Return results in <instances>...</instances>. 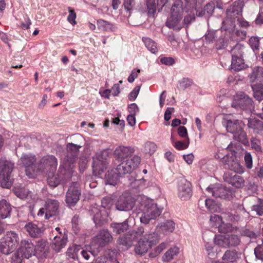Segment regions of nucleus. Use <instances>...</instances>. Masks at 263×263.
Here are the masks:
<instances>
[{
	"label": "nucleus",
	"instance_id": "37998d69",
	"mask_svg": "<svg viewBox=\"0 0 263 263\" xmlns=\"http://www.w3.org/2000/svg\"><path fill=\"white\" fill-rule=\"evenodd\" d=\"M239 258L237 252L234 251L227 250L222 257L223 260L233 262L236 261Z\"/></svg>",
	"mask_w": 263,
	"mask_h": 263
},
{
	"label": "nucleus",
	"instance_id": "72a5a7b5",
	"mask_svg": "<svg viewBox=\"0 0 263 263\" xmlns=\"http://www.w3.org/2000/svg\"><path fill=\"white\" fill-rule=\"evenodd\" d=\"M243 6V0L236 1L227 9V12L228 14H233L234 15L241 14Z\"/></svg>",
	"mask_w": 263,
	"mask_h": 263
},
{
	"label": "nucleus",
	"instance_id": "1a4fd4ad",
	"mask_svg": "<svg viewBox=\"0 0 263 263\" xmlns=\"http://www.w3.org/2000/svg\"><path fill=\"white\" fill-rule=\"evenodd\" d=\"M18 164L25 167L26 174L29 178H32L35 177L37 172L35 155L30 153L23 154L19 159Z\"/></svg>",
	"mask_w": 263,
	"mask_h": 263
},
{
	"label": "nucleus",
	"instance_id": "774afa93",
	"mask_svg": "<svg viewBox=\"0 0 263 263\" xmlns=\"http://www.w3.org/2000/svg\"><path fill=\"white\" fill-rule=\"evenodd\" d=\"M140 87L139 86H137L135 87V88L134 89V90L130 92V93L128 95V99L129 100L132 101H134L138 93H139V92L140 91Z\"/></svg>",
	"mask_w": 263,
	"mask_h": 263
},
{
	"label": "nucleus",
	"instance_id": "de8ad7c7",
	"mask_svg": "<svg viewBox=\"0 0 263 263\" xmlns=\"http://www.w3.org/2000/svg\"><path fill=\"white\" fill-rule=\"evenodd\" d=\"M190 144V139L189 137L184 141H178L173 144L174 146L178 150H183L189 147Z\"/></svg>",
	"mask_w": 263,
	"mask_h": 263
},
{
	"label": "nucleus",
	"instance_id": "4d7b16f0",
	"mask_svg": "<svg viewBox=\"0 0 263 263\" xmlns=\"http://www.w3.org/2000/svg\"><path fill=\"white\" fill-rule=\"evenodd\" d=\"M254 251L256 258L263 261V242L261 245H258Z\"/></svg>",
	"mask_w": 263,
	"mask_h": 263
},
{
	"label": "nucleus",
	"instance_id": "ddd939ff",
	"mask_svg": "<svg viewBox=\"0 0 263 263\" xmlns=\"http://www.w3.org/2000/svg\"><path fill=\"white\" fill-rule=\"evenodd\" d=\"M215 243L223 248H230L238 246L241 241L240 237L235 234H226L215 236Z\"/></svg>",
	"mask_w": 263,
	"mask_h": 263
},
{
	"label": "nucleus",
	"instance_id": "5fc2aeb1",
	"mask_svg": "<svg viewBox=\"0 0 263 263\" xmlns=\"http://www.w3.org/2000/svg\"><path fill=\"white\" fill-rule=\"evenodd\" d=\"M253 210L256 212L257 215L262 216L263 215V199H258L257 203L253 205Z\"/></svg>",
	"mask_w": 263,
	"mask_h": 263
},
{
	"label": "nucleus",
	"instance_id": "393cba45",
	"mask_svg": "<svg viewBox=\"0 0 263 263\" xmlns=\"http://www.w3.org/2000/svg\"><path fill=\"white\" fill-rule=\"evenodd\" d=\"M45 207L46 209V213L44 217L46 219H48L58 213L59 202L55 199H47L45 204Z\"/></svg>",
	"mask_w": 263,
	"mask_h": 263
},
{
	"label": "nucleus",
	"instance_id": "f03ea898",
	"mask_svg": "<svg viewBox=\"0 0 263 263\" xmlns=\"http://www.w3.org/2000/svg\"><path fill=\"white\" fill-rule=\"evenodd\" d=\"M142 214L140 217V221L148 224L151 220L156 219L162 212V209L158 208L157 204L152 200L145 199L141 204Z\"/></svg>",
	"mask_w": 263,
	"mask_h": 263
},
{
	"label": "nucleus",
	"instance_id": "0eeeda50",
	"mask_svg": "<svg viewBox=\"0 0 263 263\" xmlns=\"http://www.w3.org/2000/svg\"><path fill=\"white\" fill-rule=\"evenodd\" d=\"M184 12L180 7L172 6L171 15L166 22V26L170 28L180 30L183 27L182 17Z\"/></svg>",
	"mask_w": 263,
	"mask_h": 263
},
{
	"label": "nucleus",
	"instance_id": "bf43d9fd",
	"mask_svg": "<svg viewBox=\"0 0 263 263\" xmlns=\"http://www.w3.org/2000/svg\"><path fill=\"white\" fill-rule=\"evenodd\" d=\"M179 83L181 88L185 89L193 85L194 82L192 80L189 78H184L179 81Z\"/></svg>",
	"mask_w": 263,
	"mask_h": 263
},
{
	"label": "nucleus",
	"instance_id": "dca6fc26",
	"mask_svg": "<svg viewBox=\"0 0 263 263\" xmlns=\"http://www.w3.org/2000/svg\"><path fill=\"white\" fill-rule=\"evenodd\" d=\"M81 194L80 184L77 182H72L69 185L66 194V202L69 206L76 205L80 199Z\"/></svg>",
	"mask_w": 263,
	"mask_h": 263
},
{
	"label": "nucleus",
	"instance_id": "f257e3e1",
	"mask_svg": "<svg viewBox=\"0 0 263 263\" xmlns=\"http://www.w3.org/2000/svg\"><path fill=\"white\" fill-rule=\"evenodd\" d=\"M139 159L134 157L132 159L122 162L116 169L108 171L105 175V181L107 184L115 185L121 176L132 173L137 167Z\"/></svg>",
	"mask_w": 263,
	"mask_h": 263
},
{
	"label": "nucleus",
	"instance_id": "2eb2a0df",
	"mask_svg": "<svg viewBox=\"0 0 263 263\" xmlns=\"http://www.w3.org/2000/svg\"><path fill=\"white\" fill-rule=\"evenodd\" d=\"M144 233V229L139 227L136 230L129 231L124 236L120 237L117 240L119 245H122L127 248H130L134 241L138 239L139 237Z\"/></svg>",
	"mask_w": 263,
	"mask_h": 263
},
{
	"label": "nucleus",
	"instance_id": "c756f323",
	"mask_svg": "<svg viewBox=\"0 0 263 263\" xmlns=\"http://www.w3.org/2000/svg\"><path fill=\"white\" fill-rule=\"evenodd\" d=\"M97 24L98 29L103 31L115 32L117 30L115 24L102 19L98 20Z\"/></svg>",
	"mask_w": 263,
	"mask_h": 263
},
{
	"label": "nucleus",
	"instance_id": "8fccbe9b",
	"mask_svg": "<svg viewBox=\"0 0 263 263\" xmlns=\"http://www.w3.org/2000/svg\"><path fill=\"white\" fill-rule=\"evenodd\" d=\"M15 193L18 197L24 199L29 196L30 192L27 189L21 188L15 190Z\"/></svg>",
	"mask_w": 263,
	"mask_h": 263
},
{
	"label": "nucleus",
	"instance_id": "473e14b6",
	"mask_svg": "<svg viewBox=\"0 0 263 263\" xmlns=\"http://www.w3.org/2000/svg\"><path fill=\"white\" fill-rule=\"evenodd\" d=\"M151 247L150 245L142 237L138 241L135 248V251L136 254L142 255L146 253Z\"/></svg>",
	"mask_w": 263,
	"mask_h": 263
},
{
	"label": "nucleus",
	"instance_id": "f3484780",
	"mask_svg": "<svg viewBox=\"0 0 263 263\" xmlns=\"http://www.w3.org/2000/svg\"><path fill=\"white\" fill-rule=\"evenodd\" d=\"M82 147L80 145H77L72 143H69L67 145V155L64 158L63 162V165L67 167L69 166L73 171V164L76 160L77 154L79 151L80 148Z\"/></svg>",
	"mask_w": 263,
	"mask_h": 263
},
{
	"label": "nucleus",
	"instance_id": "423d86ee",
	"mask_svg": "<svg viewBox=\"0 0 263 263\" xmlns=\"http://www.w3.org/2000/svg\"><path fill=\"white\" fill-rule=\"evenodd\" d=\"M19 237L14 231H9L1 239L0 242V251L8 255L12 253L17 247Z\"/></svg>",
	"mask_w": 263,
	"mask_h": 263
},
{
	"label": "nucleus",
	"instance_id": "a18cd8bd",
	"mask_svg": "<svg viewBox=\"0 0 263 263\" xmlns=\"http://www.w3.org/2000/svg\"><path fill=\"white\" fill-rule=\"evenodd\" d=\"M251 148L257 153H261L262 148L261 146V141L259 139L255 137H252L250 139Z\"/></svg>",
	"mask_w": 263,
	"mask_h": 263
},
{
	"label": "nucleus",
	"instance_id": "6e6d98bb",
	"mask_svg": "<svg viewBox=\"0 0 263 263\" xmlns=\"http://www.w3.org/2000/svg\"><path fill=\"white\" fill-rule=\"evenodd\" d=\"M104 257L106 258V261L109 260L111 262L116 261V252L115 251L111 250H108L105 251Z\"/></svg>",
	"mask_w": 263,
	"mask_h": 263
},
{
	"label": "nucleus",
	"instance_id": "e2e57ef3",
	"mask_svg": "<svg viewBox=\"0 0 263 263\" xmlns=\"http://www.w3.org/2000/svg\"><path fill=\"white\" fill-rule=\"evenodd\" d=\"M195 20V16L194 13H190L187 15H186L183 20H182V23H183V26L189 25L192 22H193Z\"/></svg>",
	"mask_w": 263,
	"mask_h": 263
},
{
	"label": "nucleus",
	"instance_id": "3c124183",
	"mask_svg": "<svg viewBox=\"0 0 263 263\" xmlns=\"http://www.w3.org/2000/svg\"><path fill=\"white\" fill-rule=\"evenodd\" d=\"M157 149L156 145L151 142H146L144 146V152L150 155L153 154Z\"/></svg>",
	"mask_w": 263,
	"mask_h": 263
},
{
	"label": "nucleus",
	"instance_id": "20e7f679",
	"mask_svg": "<svg viewBox=\"0 0 263 263\" xmlns=\"http://www.w3.org/2000/svg\"><path fill=\"white\" fill-rule=\"evenodd\" d=\"M112 239V236L108 230H101L91 243V250L89 251L91 255L93 256L98 255L100 248L110 243Z\"/></svg>",
	"mask_w": 263,
	"mask_h": 263
},
{
	"label": "nucleus",
	"instance_id": "412c9836",
	"mask_svg": "<svg viewBox=\"0 0 263 263\" xmlns=\"http://www.w3.org/2000/svg\"><path fill=\"white\" fill-rule=\"evenodd\" d=\"M135 205L134 198L128 194H123L116 203V209L120 211H128L133 209Z\"/></svg>",
	"mask_w": 263,
	"mask_h": 263
},
{
	"label": "nucleus",
	"instance_id": "a19ab883",
	"mask_svg": "<svg viewBox=\"0 0 263 263\" xmlns=\"http://www.w3.org/2000/svg\"><path fill=\"white\" fill-rule=\"evenodd\" d=\"M179 252V249L177 247L171 248L167 250L162 257V260L164 261H170L173 259Z\"/></svg>",
	"mask_w": 263,
	"mask_h": 263
},
{
	"label": "nucleus",
	"instance_id": "5701e85b",
	"mask_svg": "<svg viewBox=\"0 0 263 263\" xmlns=\"http://www.w3.org/2000/svg\"><path fill=\"white\" fill-rule=\"evenodd\" d=\"M223 180L228 183L236 188L242 187L245 185V180L241 176L229 172L224 173Z\"/></svg>",
	"mask_w": 263,
	"mask_h": 263
},
{
	"label": "nucleus",
	"instance_id": "338daca9",
	"mask_svg": "<svg viewBox=\"0 0 263 263\" xmlns=\"http://www.w3.org/2000/svg\"><path fill=\"white\" fill-rule=\"evenodd\" d=\"M215 9V5L213 3H208L204 7V12H205L206 16H209L212 15Z\"/></svg>",
	"mask_w": 263,
	"mask_h": 263
},
{
	"label": "nucleus",
	"instance_id": "2f4dec72",
	"mask_svg": "<svg viewBox=\"0 0 263 263\" xmlns=\"http://www.w3.org/2000/svg\"><path fill=\"white\" fill-rule=\"evenodd\" d=\"M67 242V236L64 233L62 237L56 235L54 237L53 241V249L55 252H59L61 250L64 248Z\"/></svg>",
	"mask_w": 263,
	"mask_h": 263
},
{
	"label": "nucleus",
	"instance_id": "c85d7f7f",
	"mask_svg": "<svg viewBox=\"0 0 263 263\" xmlns=\"http://www.w3.org/2000/svg\"><path fill=\"white\" fill-rule=\"evenodd\" d=\"M25 229L28 232L29 235L33 238L40 237L43 232L42 228L39 227L36 224L32 222H29L25 226Z\"/></svg>",
	"mask_w": 263,
	"mask_h": 263
},
{
	"label": "nucleus",
	"instance_id": "f8f14e48",
	"mask_svg": "<svg viewBox=\"0 0 263 263\" xmlns=\"http://www.w3.org/2000/svg\"><path fill=\"white\" fill-rule=\"evenodd\" d=\"M206 191L215 198L230 200L233 197V190L220 184L211 185L207 187Z\"/></svg>",
	"mask_w": 263,
	"mask_h": 263
},
{
	"label": "nucleus",
	"instance_id": "a878e982",
	"mask_svg": "<svg viewBox=\"0 0 263 263\" xmlns=\"http://www.w3.org/2000/svg\"><path fill=\"white\" fill-rule=\"evenodd\" d=\"M247 126L255 135L263 137V121L254 118L248 120Z\"/></svg>",
	"mask_w": 263,
	"mask_h": 263
},
{
	"label": "nucleus",
	"instance_id": "c9c22d12",
	"mask_svg": "<svg viewBox=\"0 0 263 263\" xmlns=\"http://www.w3.org/2000/svg\"><path fill=\"white\" fill-rule=\"evenodd\" d=\"M11 211V205L5 199L0 201V218L5 219L10 216Z\"/></svg>",
	"mask_w": 263,
	"mask_h": 263
},
{
	"label": "nucleus",
	"instance_id": "603ef678",
	"mask_svg": "<svg viewBox=\"0 0 263 263\" xmlns=\"http://www.w3.org/2000/svg\"><path fill=\"white\" fill-rule=\"evenodd\" d=\"M244 160L246 166L248 169H251L253 166V159L250 153L247 151L245 153Z\"/></svg>",
	"mask_w": 263,
	"mask_h": 263
},
{
	"label": "nucleus",
	"instance_id": "f704fd0d",
	"mask_svg": "<svg viewBox=\"0 0 263 263\" xmlns=\"http://www.w3.org/2000/svg\"><path fill=\"white\" fill-rule=\"evenodd\" d=\"M41 163L44 164L46 168L50 167V171H54L58 165L57 158L53 155H49L44 157L41 160Z\"/></svg>",
	"mask_w": 263,
	"mask_h": 263
},
{
	"label": "nucleus",
	"instance_id": "cd10ccee",
	"mask_svg": "<svg viewBox=\"0 0 263 263\" xmlns=\"http://www.w3.org/2000/svg\"><path fill=\"white\" fill-rule=\"evenodd\" d=\"M34 250L36 256L46 257L48 253L47 241L43 239L38 240L34 246Z\"/></svg>",
	"mask_w": 263,
	"mask_h": 263
},
{
	"label": "nucleus",
	"instance_id": "052dcab7",
	"mask_svg": "<svg viewBox=\"0 0 263 263\" xmlns=\"http://www.w3.org/2000/svg\"><path fill=\"white\" fill-rule=\"evenodd\" d=\"M241 235L252 239L256 238L258 235V233H255L248 229L245 228L241 230Z\"/></svg>",
	"mask_w": 263,
	"mask_h": 263
},
{
	"label": "nucleus",
	"instance_id": "58836bf2",
	"mask_svg": "<svg viewBox=\"0 0 263 263\" xmlns=\"http://www.w3.org/2000/svg\"><path fill=\"white\" fill-rule=\"evenodd\" d=\"M254 98L259 102L263 100V84L258 83L251 85Z\"/></svg>",
	"mask_w": 263,
	"mask_h": 263
},
{
	"label": "nucleus",
	"instance_id": "7c9ffc66",
	"mask_svg": "<svg viewBox=\"0 0 263 263\" xmlns=\"http://www.w3.org/2000/svg\"><path fill=\"white\" fill-rule=\"evenodd\" d=\"M130 221V219H127L123 222L117 223L114 222L110 224V227L112 229L114 233L117 234H120L126 231L129 228L128 222Z\"/></svg>",
	"mask_w": 263,
	"mask_h": 263
},
{
	"label": "nucleus",
	"instance_id": "49530a36",
	"mask_svg": "<svg viewBox=\"0 0 263 263\" xmlns=\"http://www.w3.org/2000/svg\"><path fill=\"white\" fill-rule=\"evenodd\" d=\"M260 78H263V67L261 66H256L253 68L251 74V79L254 80Z\"/></svg>",
	"mask_w": 263,
	"mask_h": 263
},
{
	"label": "nucleus",
	"instance_id": "864d4df0",
	"mask_svg": "<svg viewBox=\"0 0 263 263\" xmlns=\"http://www.w3.org/2000/svg\"><path fill=\"white\" fill-rule=\"evenodd\" d=\"M124 9L129 13L128 16L130 15V12L133 10L135 6V0H124L123 2Z\"/></svg>",
	"mask_w": 263,
	"mask_h": 263
},
{
	"label": "nucleus",
	"instance_id": "6ab92c4d",
	"mask_svg": "<svg viewBox=\"0 0 263 263\" xmlns=\"http://www.w3.org/2000/svg\"><path fill=\"white\" fill-rule=\"evenodd\" d=\"M178 196L182 200H187L192 196L191 183L182 178L178 180L177 185Z\"/></svg>",
	"mask_w": 263,
	"mask_h": 263
},
{
	"label": "nucleus",
	"instance_id": "13d9d810",
	"mask_svg": "<svg viewBox=\"0 0 263 263\" xmlns=\"http://www.w3.org/2000/svg\"><path fill=\"white\" fill-rule=\"evenodd\" d=\"M24 255L22 252L19 250L15 252L11 257L12 263H21Z\"/></svg>",
	"mask_w": 263,
	"mask_h": 263
},
{
	"label": "nucleus",
	"instance_id": "aec40b11",
	"mask_svg": "<svg viewBox=\"0 0 263 263\" xmlns=\"http://www.w3.org/2000/svg\"><path fill=\"white\" fill-rule=\"evenodd\" d=\"M221 163L224 165V168L229 169L235 173H242L244 172L243 167L240 164L235 155H226L221 160Z\"/></svg>",
	"mask_w": 263,
	"mask_h": 263
},
{
	"label": "nucleus",
	"instance_id": "680f3d73",
	"mask_svg": "<svg viewBox=\"0 0 263 263\" xmlns=\"http://www.w3.org/2000/svg\"><path fill=\"white\" fill-rule=\"evenodd\" d=\"M249 44L253 50L258 49L259 46V41L257 37L252 36L249 40Z\"/></svg>",
	"mask_w": 263,
	"mask_h": 263
},
{
	"label": "nucleus",
	"instance_id": "b1692460",
	"mask_svg": "<svg viewBox=\"0 0 263 263\" xmlns=\"http://www.w3.org/2000/svg\"><path fill=\"white\" fill-rule=\"evenodd\" d=\"M20 251L26 258H29L33 255H35L34 246L31 240L27 239L21 241Z\"/></svg>",
	"mask_w": 263,
	"mask_h": 263
},
{
	"label": "nucleus",
	"instance_id": "ea45409f",
	"mask_svg": "<svg viewBox=\"0 0 263 263\" xmlns=\"http://www.w3.org/2000/svg\"><path fill=\"white\" fill-rule=\"evenodd\" d=\"M205 204L210 212H220L221 211V204L216 202L214 200L206 199L205 200Z\"/></svg>",
	"mask_w": 263,
	"mask_h": 263
},
{
	"label": "nucleus",
	"instance_id": "4c0bfd02",
	"mask_svg": "<svg viewBox=\"0 0 263 263\" xmlns=\"http://www.w3.org/2000/svg\"><path fill=\"white\" fill-rule=\"evenodd\" d=\"M81 250L79 245H73L69 247L66 252V259H73L76 260L78 259V253Z\"/></svg>",
	"mask_w": 263,
	"mask_h": 263
},
{
	"label": "nucleus",
	"instance_id": "79ce46f5",
	"mask_svg": "<svg viewBox=\"0 0 263 263\" xmlns=\"http://www.w3.org/2000/svg\"><path fill=\"white\" fill-rule=\"evenodd\" d=\"M142 41L147 49L153 53L158 52V47L156 43L149 37H143Z\"/></svg>",
	"mask_w": 263,
	"mask_h": 263
},
{
	"label": "nucleus",
	"instance_id": "69168bd1",
	"mask_svg": "<svg viewBox=\"0 0 263 263\" xmlns=\"http://www.w3.org/2000/svg\"><path fill=\"white\" fill-rule=\"evenodd\" d=\"M134 187L139 189H143L145 187V180L143 178L135 180L132 182Z\"/></svg>",
	"mask_w": 263,
	"mask_h": 263
},
{
	"label": "nucleus",
	"instance_id": "6e6552de",
	"mask_svg": "<svg viewBox=\"0 0 263 263\" xmlns=\"http://www.w3.org/2000/svg\"><path fill=\"white\" fill-rule=\"evenodd\" d=\"M243 46L241 44H236L231 51L232 55L230 68L235 71H240L245 68L246 65L242 59Z\"/></svg>",
	"mask_w": 263,
	"mask_h": 263
},
{
	"label": "nucleus",
	"instance_id": "7ed1b4c3",
	"mask_svg": "<svg viewBox=\"0 0 263 263\" xmlns=\"http://www.w3.org/2000/svg\"><path fill=\"white\" fill-rule=\"evenodd\" d=\"M222 125L227 131L233 135V138L237 141L245 143L247 140V134L243 129L244 124L239 120L225 119Z\"/></svg>",
	"mask_w": 263,
	"mask_h": 263
},
{
	"label": "nucleus",
	"instance_id": "a211bd4d",
	"mask_svg": "<svg viewBox=\"0 0 263 263\" xmlns=\"http://www.w3.org/2000/svg\"><path fill=\"white\" fill-rule=\"evenodd\" d=\"M232 106L236 108L240 107L244 110H250L254 108L252 99L244 93H241L235 97Z\"/></svg>",
	"mask_w": 263,
	"mask_h": 263
},
{
	"label": "nucleus",
	"instance_id": "bb28decb",
	"mask_svg": "<svg viewBox=\"0 0 263 263\" xmlns=\"http://www.w3.org/2000/svg\"><path fill=\"white\" fill-rule=\"evenodd\" d=\"M157 229L164 235H168L172 233L175 229V223L171 220H166L159 223Z\"/></svg>",
	"mask_w": 263,
	"mask_h": 263
},
{
	"label": "nucleus",
	"instance_id": "09e8293b",
	"mask_svg": "<svg viewBox=\"0 0 263 263\" xmlns=\"http://www.w3.org/2000/svg\"><path fill=\"white\" fill-rule=\"evenodd\" d=\"M148 13L154 15L156 11L155 0H146Z\"/></svg>",
	"mask_w": 263,
	"mask_h": 263
},
{
	"label": "nucleus",
	"instance_id": "9d476101",
	"mask_svg": "<svg viewBox=\"0 0 263 263\" xmlns=\"http://www.w3.org/2000/svg\"><path fill=\"white\" fill-rule=\"evenodd\" d=\"M72 173L73 171L70 166L67 168L62 164L60 166L58 173L56 175L50 176L49 175L47 178L48 184L51 187H56L61 181L66 180L70 178L72 176Z\"/></svg>",
	"mask_w": 263,
	"mask_h": 263
},
{
	"label": "nucleus",
	"instance_id": "9b49d317",
	"mask_svg": "<svg viewBox=\"0 0 263 263\" xmlns=\"http://www.w3.org/2000/svg\"><path fill=\"white\" fill-rule=\"evenodd\" d=\"M108 153L104 150L96 153L93 157L92 167L93 173L96 174H100L106 169L108 163Z\"/></svg>",
	"mask_w": 263,
	"mask_h": 263
},
{
	"label": "nucleus",
	"instance_id": "4be33fe9",
	"mask_svg": "<svg viewBox=\"0 0 263 263\" xmlns=\"http://www.w3.org/2000/svg\"><path fill=\"white\" fill-rule=\"evenodd\" d=\"M106 201L107 199L104 198L102 202L103 208L93 207L91 210V213L93 214V220L96 226H101L106 219L105 209L109 208L107 204H105Z\"/></svg>",
	"mask_w": 263,
	"mask_h": 263
},
{
	"label": "nucleus",
	"instance_id": "39448f33",
	"mask_svg": "<svg viewBox=\"0 0 263 263\" xmlns=\"http://www.w3.org/2000/svg\"><path fill=\"white\" fill-rule=\"evenodd\" d=\"M14 168V163L5 158L0 159V183L4 188L11 186V174Z\"/></svg>",
	"mask_w": 263,
	"mask_h": 263
},
{
	"label": "nucleus",
	"instance_id": "c03bdc74",
	"mask_svg": "<svg viewBox=\"0 0 263 263\" xmlns=\"http://www.w3.org/2000/svg\"><path fill=\"white\" fill-rule=\"evenodd\" d=\"M191 0H176L172 6L180 7L184 12V10H187L191 7Z\"/></svg>",
	"mask_w": 263,
	"mask_h": 263
},
{
	"label": "nucleus",
	"instance_id": "0e129e2a",
	"mask_svg": "<svg viewBox=\"0 0 263 263\" xmlns=\"http://www.w3.org/2000/svg\"><path fill=\"white\" fill-rule=\"evenodd\" d=\"M218 228V230L221 233H227L231 229V225L230 224H226L222 221L217 227Z\"/></svg>",
	"mask_w": 263,
	"mask_h": 263
},
{
	"label": "nucleus",
	"instance_id": "e433bc0d",
	"mask_svg": "<svg viewBox=\"0 0 263 263\" xmlns=\"http://www.w3.org/2000/svg\"><path fill=\"white\" fill-rule=\"evenodd\" d=\"M143 236L142 238L145 239L147 243H149L151 247L157 243L159 240V237L158 234L155 232L149 233L144 231L143 234L140 236Z\"/></svg>",
	"mask_w": 263,
	"mask_h": 263
},
{
	"label": "nucleus",
	"instance_id": "4468645a",
	"mask_svg": "<svg viewBox=\"0 0 263 263\" xmlns=\"http://www.w3.org/2000/svg\"><path fill=\"white\" fill-rule=\"evenodd\" d=\"M135 151V149L133 147L119 146L115 149L114 156L116 160L120 162L124 161L123 160L125 159V161H127L132 159L135 156L137 157L139 159V163L137 164L138 166L141 162V158L138 155H133Z\"/></svg>",
	"mask_w": 263,
	"mask_h": 263
}]
</instances>
